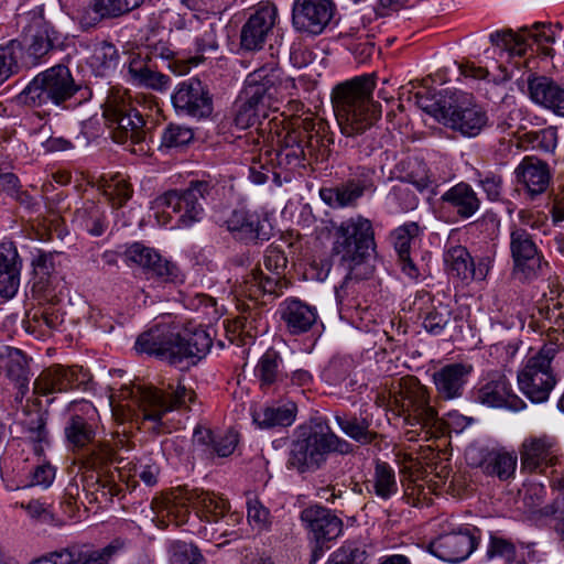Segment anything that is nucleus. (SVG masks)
<instances>
[{"mask_svg": "<svg viewBox=\"0 0 564 564\" xmlns=\"http://www.w3.org/2000/svg\"><path fill=\"white\" fill-rule=\"evenodd\" d=\"M375 87L373 74L356 76L334 86L332 106L343 135L361 137L380 119L381 105L372 99Z\"/></svg>", "mask_w": 564, "mask_h": 564, "instance_id": "obj_1", "label": "nucleus"}, {"mask_svg": "<svg viewBox=\"0 0 564 564\" xmlns=\"http://www.w3.org/2000/svg\"><path fill=\"white\" fill-rule=\"evenodd\" d=\"M212 344L210 335L200 327H185L176 332L169 326L156 325L138 337L135 349L180 366L185 359L204 357Z\"/></svg>", "mask_w": 564, "mask_h": 564, "instance_id": "obj_2", "label": "nucleus"}, {"mask_svg": "<svg viewBox=\"0 0 564 564\" xmlns=\"http://www.w3.org/2000/svg\"><path fill=\"white\" fill-rule=\"evenodd\" d=\"M377 249L370 219L355 215L334 227L332 252L348 270V276L365 279L372 273L370 259Z\"/></svg>", "mask_w": 564, "mask_h": 564, "instance_id": "obj_3", "label": "nucleus"}, {"mask_svg": "<svg viewBox=\"0 0 564 564\" xmlns=\"http://www.w3.org/2000/svg\"><path fill=\"white\" fill-rule=\"evenodd\" d=\"M330 453L348 455L354 445L339 437L328 425L316 424L299 434L290 447L288 468L299 473L315 471L327 460Z\"/></svg>", "mask_w": 564, "mask_h": 564, "instance_id": "obj_4", "label": "nucleus"}, {"mask_svg": "<svg viewBox=\"0 0 564 564\" xmlns=\"http://www.w3.org/2000/svg\"><path fill=\"white\" fill-rule=\"evenodd\" d=\"M102 115L116 143L139 145V151H144V143L150 130L144 116L139 111L135 100L127 89L109 88L102 105Z\"/></svg>", "mask_w": 564, "mask_h": 564, "instance_id": "obj_5", "label": "nucleus"}, {"mask_svg": "<svg viewBox=\"0 0 564 564\" xmlns=\"http://www.w3.org/2000/svg\"><path fill=\"white\" fill-rule=\"evenodd\" d=\"M129 395L142 406V424L155 434L164 432L162 417L165 413L186 406L194 401L195 392L180 380L161 381L158 387L137 384L127 389Z\"/></svg>", "mask_w": 564, "mask_h": 564, "instance_id": "obj_6", "label": "nucleus"}, {"mask_svg": "<svg viewBox=\"0 0 564 564\" xmlns=\"http://www.w3.org/2000/svg\"><path fill=\"white\" fill-rule=\"evenodd\" d=\"M79 90L70 69L57 64L37 74L20 94L19 99L29 106L40 107L47 104L61 106Z\"/></svg>", "mask_w": 564, "mask_h": 564, "instance_id": "obj_7", "label": "nucleus"}, {"mask_svg": "<svg viewBox=\"0 0 564 564\" xmlns=\"http://www.w3.org/2000/svg\"><path fill=\"white\" fill-rule=\"evenodd\" d=\"M509 252L512 261L511 275L520 282H532L550 269L536 238L527 227L511 225Z\"/></svg>", "mask_w": 564, "mask_h": 564, "instance_id": "obj_8", "label": "nucleus"}, {"mask_svg": "<svg viewBox=\"0 0 564 564\" xmlns=\"http://www.w3.org/2000/svg\"><path fill=\"white\" fill-rule=\"evenodd\" d=\"M217 194L216 185L209 181H192L184 191L171 189L156 197L154 207L171 209L178 215L176 224L188 227L202 219L203 203L214 199Z\"/></svg>", "mask_w": 564, "mask_h": 564, "instance_id": "obj_9", "label": "nucleus"}, {"mask_svg": "<svg viewBox=\"0 0 564 564\" xmlns=\"http://www.w3.org/2000/svg\"><path fill=\"white\" fill-rule=\"evenodd\" d=\"M557 352L556 344L544 345L518 372L519 388L533 403L545 402L556 383L552 360Z\"/></svg>", "mask_w": 564, "mask_h": 564, "instance_id": "obj_10", "label": "nucleus"}, {"mask_svg": "<svg viewBox=\"0 0 564 564\" xmlns=\"http://www.w3.org/2000/svg\"><path fill=\"white\" fill-rule=\"evenodd\" d=\"M399 395L395 402L400 404L408 424L421 427H433L438 423V414L431 405L430 391L416 377L408 376L400 379Z\"/></svg>", "mask_w": 564, "mask_h": 564, "instance_id": "obj_11", "label": "nucleus"}, {"mask_svg": "<svg viewBox=\"0 0 564 564\" xmlns=\"http://www.w3.org/2000/svg\"><path fill=\"white\" fill-rule=\"evenodd\" d=\"M96 414V408L86 400L73 401L67 405L64 435L73 452L83 451L94 444Z\"/></svg>", "mask_w": 564, "mask_h": 564, "instance_id": "obj_12", "label": "nucleus"}, {"mask_svg": "<svg viewBox=\"0 0 564 564\" xmlns=\"http://www.w3.org/2000/svg\"><path fill=\"white\" fill-rule=\"evenodd\" d=\"M442 123L464 137L478 135L488 123L486 110L475 104L465 93L451 94V109L445 112Z\"/></svg>", "mask_w": 564, "mask_h": 564, "instance_id": "obj_13", "label": "nucleus"}, {"mask_svg": "<svg viewBox=\"0 0 564 564\" xmlns=\"http://www.w3.org/2000/svg\"><path fill=\"white\" fill-rule=\"evenodd\" d=\"M295 87L294 78L284 77L283 70L275 63H269L248 74L241 91L249 99H259L272 107L280 90L289 91Z\"/></svg>", "mask_w": 564, "mask_h": 564, "instance_id": "obj_14", "label": "nucleus"}, {"mask_svg": "<svg viewBox=\"0 0 564 564\" xmlns=\"http://www.w3.org/2000/svg\"><path fill=\"white\" fill-rule=\"evenodd\" d=\"M480 539L481 532L478 528L465 525L457 531L438 535L430 543L429 550L445 562L458 563L477 549Z\"/></svg>", "mask_w": 564, "mask_h": 564, "instance_id": "obj_15", "label": "nucleus"}, {"mask_svg": "<svg viewBox=\"0 0 564 564\" xmlns=\"http://www.w3.org/2000/svg\"><path fill=\"white\" fill-rule=\"evenodd\" d=\"M336 11L333 0H295L292 7L293 28L308 35H319Z\"/></svg>", "mask_w": 564, "mask_h": 564, "instance_id": "obj_16", "label": "nucleus"}, {"mask_svg": "<svg viewBox=\"0 0 564 564\" xmlns=\"http://www.w3.org/2000/svg\"><path fill=\"white\" fill-rule=\"evenodd\" d=\"M172 104L178 115L192 118H207L213 112L209 91L197 78L180 83L172 94Z\"/></svg>", "mask_w": 564, "mask_h": 564, "instance_id": "obj_17", "label": "nucleus"}, {"mask_svg": "<svg viewBox=\"0 0 564 564\" xmlns=\"http://www.w3.org/2000/svg\"><path fill=\"white\" fill-rule=\"evenodd\" d=\"M231 236L246 243H262L271 238V226L267 218L256 210L234 209L225 220Z\"/></svg>", "mask_w": 564, "mask_h": 564, "instance_id": "obj_18", "label": "nucleus"}, {"mask_svg": "<svg viewBox=\"0 0 564 564\" xmlns=\"http://www.w3.org/2000/svg\"><path fill=\"white\" fill-rule=\"evenodd\" d=\"M123 546L120 540H113L107 546L90 552H85L78 545H69L40 556L31 564H109Z\"/></svg>", "mask_w": 564, "mask_h": 564, "instance_id": "obj_19", "label": "nucleus"}, {"mask_svg": "<svg viewBox=\"0 0 564 564\" xmlns=\"http://www.w3.org/2000/svg\"><path fill=\"white\" fill-rule=\"evenodd\" d=\"M278 21V9L272 3H261L250 14L240 31V45L246 51L261 50Z\"/></svg>", "mask_w": 564, "mask_h": 564, "instance_id": "obj_20", "label": "nucleus"}, {"mask_svg": "<svg viewBox=\"0 0 564 564\" xmlns=\"http://www.w3.org/2000/svg\"><path fill=\"white\" fill-rule=\"evenodd\" d=\"M474 400L489 408H505L520 411L525 408L524 401L512 389L506 375L490 373L485 383L474 392Z\"/></svg>", "mask_w": 564, "mask_h": 564, "instance_id": "obj_21", "label": "nucleus"}, {"mask_svg": "<svg viewBox=\"0 0 564 564\" xmlns=\"http://www.w3.org/2000/svg\"><path fill=\"white\" fill-rule=\"evenodd\" d=\"M558 444L549 435L529 436L520 447V459L523 469L544 471L547 467L554 466L557 462Z\"/></svg>", "mask_w": 564, "mask_h": 564, "instance_id": "obj_22", "label": "nucleus"}, {"mask_svg": "<svg viewBox=\"0 0 564 564\" xmlns=\"http://www.w3.org/2000/svg\"><path fill=\"white\" fill-rule=\"evenodd\" d=\"M87 375L82 368L54 365L44 369L34 381V392L50 395L73 390L85 383Z\"/></svg>", "mask_w": 564, "mask_h": 564, "instance_id": "obj_23", "label": "nucleus"}, {"mask_svg": "<svg viewBox=\"0 0 564 564\" xmlns=\"http://www.w3.org/2000/svg\"><path fill=\"white\" fill-rule=\"evenodd\" d=\"M301 520L308 529L319 549L337 539L343 532V521L330 509L323 506H310L301 512Z\"/></svg>", "mask_w": 564, "mask_h": 564, "instance_id": "obj_24", "label": "nucleus"}, {"mask_svg": "<svg viewBox=\"0 0 564 564\" xmlns=\"http://www.w3.org/2000/svg\"><path fill=\"white\" fill-rule=\"evenodd\" d=\"M127 261L133 262L145 270L149 278L161 282H174L178 278L177 267L161 257L154 249L134 242L124 251Z\"/></svg>", "mask_w": 564, "mask_h": 564, "instance_id": "obj_25", "label": "nucleus"}, {"mask_svg": "<svg viewBox=\"0 0 564 564\" xmlns=\"http://www.w3.org/2000/svg\"><path fill=\"white\" fill-rule=\"evenodd\" d=\"M466 460L470 466L479 467L488 476L507 480L514 475L518 457L514 453L488 451L470 446L466 451Z\"/></svg>", "mask_w": 564, "mask_h": 564, "instance_id": "obj_26", "label": "nucleus"}, {"mask_svg": "<svg viewBox=\"0 0 564 564\" xmlns=\"http://www.w3.org/2000/svg\"><path fill=\"white\" fill-rule=\"evenodd\" d=\"M473 370V366L466 362H452L435 370L432 375V382L437 398L449 401L463 397Z\"/></svg>", "mask_w": 564, "mask_h": 564, "instance_id": "obj_27", "label": "nucleus"}, {"mask_svg": "<svg viewBox=\"0 0 564 564\" xmlns=\"http://www.w3.org/2000/svg\"><path fill=\"white\" fill-rule=\"evenodd\" d=\"M22 259L12 241L0 243V296L13 299L20 288Z\"/></svg>", "mask_w": 564, "mask_h": 564, "instance_id": "obj_28", "label": "nucleus"}, {"mask_svg": "<svg viewBox=\"0 0 564 564\" xmlns=\"http://www.w3.org/2000/svg\"><path fill=\"white\" fill-rule=\"evenodd\" d=\"M279 312L281 321L291 335L308 332L317 321L316 307L295 297L285 299L280 304Z\"/></svg>", "mask_w": 564, "mask_h": 564, "instance_id": "obj_29", "label": "nucleus"}, {"mask_svg": "<svg viewBox=\"0 0 564 564\" xmlns=\"http://www.w3.org/2000/svg\"><path fill=\"white\" fill-rule=\"evenodd\" d=\"M301 128L306 139L304 147L306 156L316 161L327 160L330 153L329 147L334 142L328 123L323 119L305 118L302 120Z\"/></svg>", "mask_w": 564, "mask_h": 564, "instance_id": "obj_30", "label": "nucleus"}, {"mask_svg": "<svg viewBox=\"0 0 564 564\" xmlns=\"http://www.w3.org/2000/svg\"><path fill=\"white\" fill-rule=\"evenodd\" d=\"M192 503V509L196 511L197 516L207 522H219L220 519L226 521H239L238 513L228 512V503L225 499L217 497L214 494L205 492L202 490H191L187 498Z\"/></svg>", "mask_w": 564, "mask_h": 564, "instance_id": "obj_31", "label": "nucleus"}, {"mask_svg": "<svg viewBox=\"0 0 564 564\" xmlns=\"http://www.w3.org/2000/svg\"><path fill=\"white\" fill-rule=\"evenodd\" d=\"M441 202L455 210L462 219H469L479 210L481 202L478 194L466 182H459L444 192Z\"/></svg>", "mask_w": 564, "mask_h": 564, "instance_id": "obj_32", "label": "nucleus"}, {"mask_svg": "<svg viewBox=\"0 0 564 564\" xmlns=\"http://www.w3.org/2000/svg\"><path fill=\"white\" fill-rule=\"evenodd\" d=\"M420 231L417 223L410 221L398 227L391 234L401 270L411 279H417L421 274L411 257V243L420 235Z\"/></svg>", "mask_w": 564, "mask_h": 564, "instance_id": "obj_33", "label": "nucleus"}, {"mask_svg": "<svg viewBox=\"0 0 564 564\" xmlns=\"http://www.w3.org/2000/svg\"><path fill=\"white\" fill-rule=\"evenodd\" d=\"M254 377L262 390L288 387L286 373L283 369V359L279 351L268 349L258 360Z\"/></svg>", "mask_w": 564, "mask_h": 564, "instance_id": "obj_34", "label": "nucleus"}, {"mask_svg": "<svg viewBox=\"0 0 564 564\" xmlns=\"http://www.w3.org/2000/svg\"><path fill=\"white\" fill-rule=\"evenodd\" d=\"M288 285L284 275L267 274L256 268L246 275L240 288L243 295L251 300H258L262 294L280 295Z\"/></svg>", "mask_w": 564, "mask_h": 564, "instance_id": "obj_35", "label": "nucleus"}, {"mask_svg": "<svg viewBox=\"0 0 564 564\" xmlns=\"http://www.w3.org/2000/svg\"><path fill=\"white\" fill-rule=\"evenodd\" d=\"M514 173L517 180L527 187L532 196L543 193L551 180L547 164L533 156H525Z\"/></svg>", "mask_w": 564, "mask_h": 564, "instance_id": "obj_36", "label": "nucleus"}, {"mask_svg": "<svg viewBox=\"0 0 564 564\" xmlns=\"http://www.w3.org/2000/svg\"><path fill=\"white\" fill-rule=\"evenodd\" d=\"M529 90L536 104L564 116V86L547 77H538L529 82Z\"/></svg>", "mask_w": 564, "mask_h": 564, "instance_id": "obj_37", "label": "nucleus"}, {"mask_svg": "<svg viewBox=\"0 0 564 564\" xmlns=\"http://www.w3.org/2000/svg\"><path fill=\"white\" fill-rule=\"evenodd\" d=\"M64 36L51 24L41 23L34 33L30 34L26 54L35 65L45 57L53 48L63 45Z\"/></svg>", "mask_w": 564, "mask_h": 564, "instance_id": "obj_38", "label": "nucleus"}, {"mask_svg": "<svg viewBox=\"0 0 564 564\" xmlns=\"http://www.w3.org/2000/svg\"><path fill=\"white\" fill-rule=\"evenodd\" d=\"M24 440L33 445V451L41 456L44 446L50 445V432L47 430V413L41 411L28 412L26 417L20 421Z\"/></svg>", "mask_w": 564, "mask_h": 564, "instance_id": "obj_39", "label": "nucleus"}, {"mask_svg": "<svg viewBox=\"0 0 564 564\" xmlns=\"http://www.w3.org/2000/svg\"><path fill=\"white\" fill-rule=\"evenodd\" d=\"M74 221L78 227L95 237L104 235L110 225L106 208L94 202H86L82 208H78L75 212Z\"/></svg>", "mask_w": 564, "mask_h": 564, "instance_id": "obj_40", "label": "nucleus"}, {"mask_svg": "<svg viewBox=\"0 0 564 564\" xmlns=\"http://www.w3.org/2000/svg\"><path fill=\"white\" fill-rule=\"evenodd\" d=\"M334 419L344 434L361 445H369L378 437V433L370 429L371 421L366 416L336 413Z\"/></svg>", "mask_w": 564, "mask_h": 564, "instance_id": "obj_41", "label": "nucleus"}, {"mask_svg": "<svg viewBox=\"0 0 564 564\" xmlns=\"http://www.w3.org/2000/svg\"><path fill=\"white\" fill-rule=\"evenodd\" d=\"M270 109L269 105L261 102L259 99H249L241 91L235 104L234 124L243 130L261 123L262 119L268 118Z\"/></svg>", "mask_w": 564, "mask_h": 564, "instance_id": "obj_42", "label": "nucleus"}, {"mask_svg": "<svg viewBox=\"0 0 564 564\" xmlns=\"http://www.w3.org/2000/svg\"><path fill=\"white\" fill-rule=\"evenodd\" d=\"M128 72L139 85L153 90L164 91L171 86V78L163 73L154 70L150 62H147V59L142 58L140 55L131 58L128 65Z\"/></svg>", "mask_w": 564, "mask_h": 564, "instance_id": "obj_43", "label": "nucleus"}, {"mask_svg": "<svg viewBox=\"0 0 564 564\" xmlns=\"http://www.w3.org/2000/svg\"><path fill=\"white\" fill-rule=\"evenodd\" d=\"M366 490L382 500L398 494L399 487L394 469L386 462L377 460L371 477L366 481Z\"/></svg>", "mask_w": 564, "mask_h": 564, "instance_id": "obj_44", "label": "nucleus"}, {"mask_svg": "<svg viewBox=\"0 0 564 564\" xmlns=\"http://www.w3.org/2000/svg\"><path fill=\"white\" fill-rule=\"evenodd\" d=\"M430 304L420 308L423 328L432 335H440L452 319L453 311L448 304L429 297Z\"/></svg>", "mask_w": 564, "mask_h": 564, "instance_id": "obj_45", "label": "nucleus"}, {"mask_svg": "<svg viewBox=\"0 0 564 564\" xmlns=\"http://www.w3.org/2000/svg\"><path fill=\"white\" fill-rule=\"evenodd\" d=\"M296 415V405L294 402H288L283 405L267 406L253 414V421L261 427L290 426Z\"/></svg>", "mask_w": 564, "mask_h": 564, "instance_id": "obj_46", "label": "nucleus"}, {"mask_svg": "<svg viewBox=\"0 0 564 564\" xmlns=\"http://www.w3.org/2000/svg\"><path fill=\"white\" fill-rule=\"evenodd\" d=\"M362 196L357 187H354L347 181L336 187L319 189L321 199L332 208L355 207Z\"/></svg>", "mask_w": 564, "mask_h": 564, "instance_id": "obj_47", "label": "nucleus"}, {"mask_svg": "<svg viewBox=\"0 0 564 564\" xmlns=\"http://www.w3.org/2000/svg\"><path fill=\"white\" fill-rule=\"evenodd\" d=\"M191 491H180L178 494L172 495L166 498L160 507L158 513L162 518H166L170 522H174L176 525H182L187 522L192 503L187 499Z\"/></svg>", "mask_w": 564, "mask_h": 564, "instance_id": "obj_48", "label": "nucleus"}, {"mask_svg": "<svg viewBox=\"0 0 564 564\" xmlns=\"http://www.w3.org/2000/svg\"><path fill=\"white\" fill-rule=\"evenodd\" d=\"M3 369L7 377L12 380L19 389H26L30 377L28 360L23 352L17 348H8L7 355L2 358Z\"/></svg>", "mask_w": 564, "mask_h": 564, "instance_id": "obj_49", "label": "nucleus"}, {"mask_svg": "<svg viewBox=\"0 0 564 564\" xmlns=\"http://www.w3.org/2000/svg\"><path fill=\"white\" fill-rule=\"evenodd\" d=\"M84 490L91 496L90 501L109 503L121 494L122 488L116 482L113 474H104L98 475L94 481L87 480Z\"/></svg>", "mask_w": 564, "mask_h": 564, "instance_id": "obj_50", "label": "nucleus"}, {"mask_svg": "<svg viewBox=\"0 0 564 564\" xmlns=\"http://www.w3.org/2000/svg\"><path fill=\"white\" fill-rule=\"evenodd\" d=\"M447 271L463 281L469 280L473 258L463 246L451 247L444 254Z\"/></svg>", "mask_w": 564, "mask_h": 564, "instance_id": "obj_51", "label": "nucleus"}, {"mask_svg": "<svg viewBox=\"0 0 564 564\" xmlns=\"http://www.w3.org/2000/svg\"><path fill=\"white\" fill-rule=\"evenodd\" d=\"M486 556L488 560L499 558L505 564H513L518 561L517 546L512 540L490 533Z\"/></svg>", "mask_w": 564, "mask_h": 564, "instance_id": "obj_52", "label": "nucleus"}, {"mask_svg": "<svg viewBox=\"0 0 564 564\" xmlns=\"http://www.w3.org/2000/svg\"><path fill=\"white\" fill-rule=\"evenodd\" d=\"M369 554L365 545L345 542L332 553L326 564H369Z\"/></svg>", "mask_w": 564, "mask_h": 564, "instance_id": "obj_53", "label": "nucleus"}, {"mask_svg": "<svg viewBox=\"0 0 564 564\" xmlns=\"http://www.w3.org/2000/svg\"><path fill=\"white\" fill-rule=\"evenodd\" d=\"M490 42L511 56H522L528 47L527 37L512 32V30H502L490 34Z\"/></svg>", "mask_w": 564, "mask_h": 564, "instance_id": "obj_54", "label": "nucleus"}, {"mask_svg": "<svg viewBox=\"0 0 564 564\" xmlns=\"http://www.w3.org/2000/svg\"><path fill=\"white\" fill-rule=\"evenodd\" d=\"M172 564H207L200 550L193 543L173 541L169 545Z\"/></svg>", "mask_w": 564, "mask_h": 564, "instance_id": "obj_55", "label": "nucleus"}, {"mask_svg": "<svg viewBox=\"0 0 564 564\" xmlns=\"http://www.w3.org/2000/svg\"><path fill=\"white\" fill-rule=\"evenodd\" d=\"M21 53L22 46L15 40L0 46V85L18 72V59Z\"/></svg>", "mask_w": 564, "mask_h": 564, "instance_id": "obj_56", "label": "nucleus"}, {"mask_svg": "<svg viewBox=\"0 0 564 564\" xmlns=\"http://www.w3.org/2000/svg\"><path fill=\"white\" fill-rule=\"evenodd\" d=\"M416 105L426 113L434 117L438 122L442 123L445 112L451 109V94L429 96L427 94L416 93L415 96Z\"/></svg>", "mask_w": 564, "mask_h": 564, "instance_id": "obj_57", "label": "nucleus"}, {"mask_svg": "<svg viewBox=\"0 0 564 564\" xmlns=\"http://www.w3.org/2000/svg\"><path fill=\"white\" fill-rule=\"evenodd\" d=\"M90 59L94 67L105 73L117 68L119 53L112 43L101 42L95 45Z\"/></svg>", "mask_w": 564, "mask_h": 564, "instance_id": "obj_58", "label": "nucleus"}, {"mask_svg": "<svg viewBox=\"0 0 564 564\" xmlns=\"http://www.w3.org/2000/svg\"><path fill=\"white\" fill-rule=\"evenodd\" d=\"M102 193L113 209L121 208L133 194L131 185L123 178H113L104 185Z\"/></svg>", "mask_w": 564, "mask_h": 564, "instance_id": "obj_59", "label": "nucleus"}, {"mask_svg": "<svg viewBox=\"0 0 564 564\" xmlns=\"http://www.w3.org/2000/svg\"><path fill=\"white\" fill-rule=\"evenodd\" d=\"M476 182L489 200H499L502 193V176L492 171H475Z\"/></svg>", "mask_w": 564, "mask_h": 564, "instance_id": "obj_60", "label": "nucleus"}, {"mask_svg": "<svg viewBox=\"0 0 564 564\" xmlns=\"http://www.w3.org/2000/svg\"><path fill=\"white\" fill-rule=\"evenodd\" d=\"M194 139L191 128L170 123L163 131L161 144L165 148H178L188 144Z\"/></svg>", "mask_w": 564, "mask_h": 564, "instance_id": "obj_61", "label": "nucleus"}, {"mask_svg": "<svg viewBox=\"0 0 564 564\" xmlns=\"http://www.w3.org/2000/svg\"><path fill=\"white\" fill-rule=\"evenodd\" d=\"M405 180L420 192L431 189L435 194L434 189L438 186L429 167L422 161L415 162V166L406 174Z\"/></svg>", "mask_w": 564, "mask_h": 564, "instance_id": "obj_62", "label": "nucleus"}, {"mask_svg": "<svg viewBox=\"0 0 564 564\" xmlns=\"http://www.w3.org/2000/svg\"><path fill=\"white\" fill-rule=\"evenodd\" d=\"M376 171L368 166H357L347 180L360 194L373 193L377 189L375 183Z\"/></svg>", "mask_w": 564, "mask_h": 564, "instance_id": "obj_63", "label": "nucleus"}, {"mask_svg": "<svg viewBox=\"0 0 564 564\" xmlns=\"http://www.w3.org/2000/svg\"><path fill=\"white\" fill-rule=\"evenodd\" d=\"M528 135L532 148L544 153H553L557 145L558 135L554 127H547Z\"/></svg>", "mask_w": 564, "mask_h": 564, "instance_id": "obj_64", "label": "nucleus"}]
</instances>
